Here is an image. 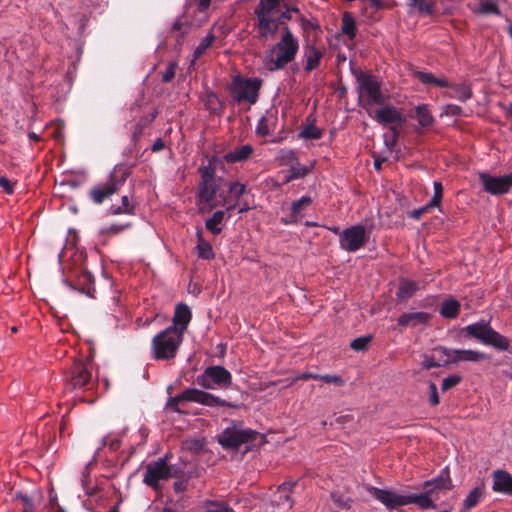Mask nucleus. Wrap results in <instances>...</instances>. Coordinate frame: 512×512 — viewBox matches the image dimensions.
<instances>
[{"instance_id":"5","label":"nucleus","mask_w":512,"mask_h":512,"mask_svg":"<svg viewBox=\"0 0 512 512\" xmlns=\"http://www.w3.org/2000/svg\"><path fill=\"white\" fill-rule=\"evenodd\" d=\"M466 338H473L480 343L492 346L498 351H507L512 354V344L509 339L494 330L488 321H478L462 328Z\"/></svg>"},{"instance_id":"11","label":"nucleus","mask_w":512,"mask_h":512,"mask_svg":"<svg viewBox=\"0 0 512 512\" xmlns=\"http://www.w3.org/2000/svg\"><path fill=\"white\" fill-rule=\"evenodd\" d=\"M168 456L158 458L154 462H150L146 465L143 482L156 489L161 480L170 479L169 465L167 463Z\"/></svg>"},{"instance_id":"17","label":"nucleus","mask_w":512,"mask_h":512,"mask_svg":"<svg viewBox=\"0 0 512 512\" xmlns=\"http://www.w3.org/2000/svg\"><path fill=\"white\" fill-rule=\"evenodd\" d=\"M371 118L377 121L379 124L384 126L399 125L402 126L405 123V118L401 112L392 105H386L381 109L376 110L374 113L368 111Z\"/></svg>"},{"instance_id":"15","label":"nucleus","mask_w":512,"mask_h":512,"mask_svg":"<svg viewBox=\"0 0 512 512\" xmlns=\"http://www.w3.org/2000/svg\"><path fill=\"white\" fill-rule=\"evenodd\" d=\"M436 352H441L447 358L444 363L456 364L458 362H479L488 359V355L476 350H450L444 346L435 347Z\"/></svg>"},{"instance_id":"56","label":"nucleus","mask_w":512,"mask_h":512,"mask_svg":"<svg viewBox=\"0 0 512 512\" xmlns=\"http://www.w3.org/2000/svg\"><path fill=\"white\" fill-rule=\"evenodd\" d=\"M434 207V205H431V203L428 202L426 205L412 210L408 216L412 219L419 220L425 213H428Z\"/></svg>"},{"instance_id":"12","label":"nucleus","mask_w":512,"mask_h":512,"mask_svg":"<svg viewBox=\"0 0 512 512\" xmlns=\"http://www.w3.org/2000/svg\"><path fill=\"white\" fill-rule=\"evenodd\" d=\"M91 378L90 364L83 360H77L74 361L70 368L66 385L69 389L88 387L91 383Z\"/></svg>"},{"instance_id":"2","label":"nucleus","mask_w":512,"mask_h":512,"mask_svg":"<svg viewBox=\"0 0 512 512\" xmlns=\"http://www.w3.org/2000/svg\"><path fill=\"white\" fill-rule=\"evenodd\" d=\"M299 52V40L288 26L282 29L279 41L273 45L266 55V67L269 71H279L293 62Z\"/></svg>"},{"instance_id":"30","label":"nucleus","mask_w":512,"mask_h":512,"mask_svg":"<svg viewBox=\"0 0 512 512\" xmlns=\"http://www.w3.org/2000/svg\"><path fill=\"white\" fill-rule=\"evenodd\" d=\"M108 215H134L135 205L131 202L129 196L124 195L121 197V205H111L107 210Z\"/></svg>"},{"instance_id":"24","label":"nucleus","mask_w":512,"mask_h":512,"mask_svg":"<svg viewBox=\"0 0 512 512\" xmlns=\"http://www.w3.org/2000/svg\"><path fill=\"white\" fill-rule=\"evenodd\" d=\"M191 318L192 313L190 308L183 303L177 304L172 319L173 323L171 326H174L178 331H181V335L183 336L189 322L191 321Z\"/></svg>"},{"instance_id":"37","label":"nucleus","mask_w":512,"mask_h":512,"mask_svg":"<svg viewBox=\"0 0 512 512\" xmlns=\"http://www.w3.org/2000/svg\"><path fill=\"white\" fill-rule=\"evenodd\" d=\"M323 130L314 125V123L304 126L299 132V138L305 140H318L322 137Z\"/></svg>"},{"instance_id":"8","label":"nucleus","mask_w":512,"mask_h":512,"mask_svg":"<svg viewBox=\"0 0 512 512\" xmlns=\"http://www.w3.org/2000/svg\"><path fill=\"white\" fill-rule=\"evenodd\" d=\"M261 87L260 78H244L238 75L232 79L228 90L234 103L247 102L249 105H254L258 101Z\"/></svg>"},{"instance_id":"38","label":"nucleus","mask_w":512,"mask_h":512,"mask_svg":"<svg viewBox=\"0 0 512 512\" xmlns=\"http://www.w3.org/2000/svg\"><path fill=\"white\" fill-rule=\"evenodd\" d=\"M215 40V35L213 32H209L201 41L200 43L198 44V46L195 48L194 50V53H193V60L192 62H194L195 60H197L198 58H200L205 52L206 50L212 45V43L214 42Z\"/></svg>"},{"instance_id":"54","label":"nucleus","mask_w":512,"mask_h":512,"mask_svg":"<svg viewBox=\"0 0 512 512\" xmlns=\"http://www.w3.org/2000/svg\"><path fill=\"white\" fill-rule=\"evenodd\" d=\"M444 362H445V359H443L441 361H436V359L433 356L424 355V360L422 362V366L424 369L429 370L431 368L449 365L448 363H444Z\"/></svg>"},{"instance_id":"42","label":"nucleus","mask_w":512,"mask_h":512,"mask_svg":"<svg viewBox=\"0 0 512 512\" xmlns=\"http://www.w3.org/2000/svg\"><path fill=\"white\" fill-rule=\"evenodd\" d=\"M277 159L282 165L291 166L298 160L296 152L291 149H281L278 152Z\"/></svg>"},{"instance_id":"52","label":"nucleus","mask_w":512,"mask_h":512,"mask_svg":"<svg viewBox=\"0 0 512 512\" xmlns=\"http://www.w3.org/2000/svg\"><path fill=\"white\" fill-rule=\"evenodd\" d=\"M462 381V377L459 375H450L447 378L443 379L441 390L442 392H446L455 386H457Z\"/></svg>"},{"instance_id":"48","label":"nucleus","mask_w":512,"mask_h":512,"mask_svg":"<svg viewBox=\"0 0 512 512\" xmlns=\"http://www.w3.org/2000/svg\"><path fill=\"white\" fill-rule=\"evenodd\" d=\"M15 499L22 502V512H34L35 505L33 499L29 495L23 494L22 492H17L15 494Z\"/></svg>"},{"instance_id":"41","label":"nucleus","mask_w":512,"mask_h":512,"mask_svg":"<svg viewBox=\"0 0 512 512\" xmlns=\"http://www.w3.org/2000/svg\"><path fill=\"white\" fill-rule=\"evenodd\" d=\"M314 168V163H311L310 166H302L297 160L295 164L290 166L289 172L292 173V177H296L297 179L304 178L308 174L312 172Z\"/></svg>"},{"instance_id":"55","label":"nucleus","mask_w":512,"mask_h":512,"mask_svg":"<svg viewBox=\"0 0 512 512\" xmlns=\"http://www.w3.org/2000/svg\"><path fill=\"white\" fill-rule=\"evenodd\" d=\"M318 380H321L327 384H333L336 386H343L345 383L344 380L340 376L333 375V374H325V375L319 374Z\"/></svg>"},{"instance_id":"60","label":"nucleus","mask_w":512,"mask_h":512,"mask_svg":"<svg viewBox=\"0 0 512 512\" xmlns=\"http://www.w3.org/2000/svg\"><path fill=\"white\" fill-rule=\"evenodd\" d=\"M16 182H12L5 176L0 177V187L3 188L6 194L11 195L14 193Z\"/></svg>"},{"instance_id":"18","label":"nucleus","mask_w":512,"mask_h":512,"mask_svg":"<svg viewBox=\"0 0 512 512\" xmlns=\"http://www.w3.org/2000/svg\"><path fill=\"white\" fill-rule=\"evenodd\" d=\"M191 402H195L208 407H229L236 408L237 405L227 402L220 397H217L211 393L199 390L197 388H191Z\"/></svg>"},{"instance_id":"45","label":"nucleus","mask_w":512,"mask_h":512,"mask_svg":"<svg viewBox=\"0 0 512 512\" xmlns=\"http://www.w3.org/2000/svg\"><path fill=\"white\" fill-rule=\"evenodd\" d=\"M228 190L237 201H240L241 197L247 193L246 185L238 181L230 182Z\"/></svg>"},{"instance_id":"57","label":"nucleus","mask_w":512,"mask_h":512,"mask_svg":"<svg viewBox=\"0 0 512 512\" xmlns=\"http://www.w3.org/2000/svg\"><path fill=\"white\" fill-rule=\"evenodd\" d=\"M176 67V62H169L165 72L162 74V82L169 83L173 80V78L175 77Z\"/></svg>"},{"instance_id":"4","label":"nucleus","mask_w":512,"mask_h":512,"mask_svg":"<svg viewBox=\"0 0 512 512\" xmlns=\"http://www.w3.org/2000/svg\"><path fill=\"white\" fill-rule=\"evenodd\" d=\"M182 342L181 331L174 326H168L152 338L150 356L156 361H172L177 356Z\"/></svg>"},{"instance_id":"64","label":"nucleus","mask_w":512,"mask_h":512,"mask_svg":"<svg viewBox=\"0 0 512 512\" xmlns=\"http://www.w3.org/2000/svg\"><path fill=\"white\" fill-rule=\"evenodd\" d=\"M318 378H319V374L305 372V373L298 375L294 380H309V379L318 380Z\"/></svg>"},{"instance_id":"32","label":"nucleus","mask_w":512,"mask_h":512,"mask_svg":"<svg viewBox=\"0 0 512 512\" xmlns=\"http://www.w3.org/2000/svg\"><path fill=\"white\" fill-rule=\"evenodd\" d=\"M484 491L485 489L483 484L472 489L463 501V508L465 510H470L476 507L482 500Z\"/></svg>"},{"instance_id":"6","label":"nucleus","mask_w":512,"mask_h":512,"mask_svg":"<svg viewBox=\"0 0 512 512\" xmlns=\"http://www.w3.org/2000/svg\"><path fill=\"white\" fill-rule=\"evenodd\" d=\"M198 173L201 181L197 187V201L199 205V212H209L217 206L215 196L219 190V184L216 182V168L212 161L205 166L198 168Z\"/></svg>"},{"instance_id":"36","label":"nucleus","mask_w":512,"mask_h":512,"mask_svg":"<svg viewBox=\"0 0 512 512\" xmlns=\"http://www.w3.org/2000/svg\"><path fill=\"white\" fill-rule=\"evenodd\" d=\"M191 388L185 389L182 393L175 397H171L168 399L166 407L168 409L173 410L177 413H182L183 411L179 408V404L182 402H191Z\"/></svg>"},{"instance_id":"9","label":"nucleus","mask_w":512,"mask_h":512,"mask_svg":"<svg viewBox=\"0 0 512 512\" xmlns=\"http://www.w3.org/2000/svg\"><path fill=\"white\" fill-rule=\"evenodd\" d=\"M260 434L250 428L242 429L233 424L225 428L218 436L219 444L229 450H237L242 444L254 442Z\"/></svg>"},{"instance_id":"25","label":"nucleus","mask_w":512,"mask_h":512,"mask_svg":"<svg viewBox=\"0 0 512 512\" xmlns=\"http://www.w3.org/2000/svg\"><path fill=\"white\" fill-rule=\"evenodd\" d=\"M311 204L312 198L310 196H302L292 203L289 216L282 219V222L286 225L296 224L303 217V210Z\"/></svg>"},{"instance_id":"43","label":"nucleus","mask_w":512,"mask_h":512,"mask_svg":"<svg viewBox=\"0 0 512 512\" xmlns=\"http://www.w3.org/2000/svg\"><path fill=\"white\" fill-rule=\"evenodd\" d=\"M196 248H197V252H198V257L205 259V260L214 259L215 253L213 251L212 245L208 241L197 243Z\"/></svg>"},{"instance_id":"40","label":"nucleus","mask_w":512,"mask_h":512,"mask_svg":"<svg viewBox=\"0 0 512 512\" xmlns=\"http://www.w3.org/2000/svg\"><path fill=\"white\" fill-rule=\"evenodd\" d=\"M477 13L482 15L494 14L501 15V11L496 2H492L490 0L481 1L479 3V7L476 10Z\"/></svg>"},{"instance_id":"16","label":"nucleus","mask_w":512,"mask_h":512,"mask_svg":"<svg viewBox=\"0 0 512 512\" xmlns=\"http://www.w3.org/2000/svg\"><path fill=\"white\" fill-rule=\"evenodd\" d=\"M298 486V480L286 481L282 483L280 486H278L277 491L273 494L272 505L282 509V512H290L294 505L291 494L295 492Z\"/></svg>"},{"instance_id":"34","label":"nucleus","mask_w":512,"mask_h":512,"mask_svg":"<svg viewBox=\"0 0 512 512\" xmlns=\"http://www.w3.org/2000/svg\"><path fill=\"white\" fill-rule=\"evenodd\" d=\"M415 115L421 127H429L434 123V117L428 109V105L420 104L415 108Z\"/></svg>"},{"instance_id":"13","label":"nucleus","mask_w":512,"mask_h":512,"mask_svg":"<svg viewBox=\"0 0 512 512\" xmlns=\"http://www.w3.org/2000/svg\"><path fill=\"white\" fill-rule=\"evenodd\" d=\"M479 179L484 191L491 195H503L508 193L512 188V172L503 176L480 173Z\"/></svg>"},{"instance_id":"31","label":"nucleus","mask_w":512,"mask_h":512,"mask_svg":"<svg viewBox=\"0 0 512 512\" xmlns=\"http://www.w3.org/2000/svg\"><path fill=\"white\" fill-rule=\"evenodd\" d=\"M341 32L354 41L357 34L356 21L350 12H344L342 15Z\"/></svg>"},{"instance_id":"50","label":"nucleus","mask_w":512,"mask_h":512,"mask_svg":"<svg viewBox=\"0 0 512 512\" xmlns=\"http://www.w3.org/2000/svg\"><path fill=\"white\" fill-rule=\"evenodd\" d=\"M371 340H372L371 335L361 336V337L355 338L351 342L350 347L355 351H364L367 349L368 344L371 342Z\"/></svg>"},{"instance_id":"39","label":"nucleus","mask_w":512,"mask_h":512,"mask_svg":"<svg viewBox=\"0 0 512 512\" xmlns=\"http://www.w3.org/2000/svg\"><path fill=\"white\" fill-rule=\"evenodd\" d=\"M131 227V223L127 222V223H121V224H112L110 226H106V227H103L100 229L99 233L100 235L102 236H115V235H118L120 233H122L123 231L127 230L128 228Z\"/></svg>"},{"instance_id":"1","label":"nucleus","mask_w":512,"mask_h":512,"mask_svg":"<svg viewBox=\"0 0 512 512\" xmlns=\"http://www.w3.org/2000/svg\"><path fill=\"white\" fill-rule=\"evenodd\" d=\"M422 493H399L394 490L380 489L374 486H367V491L375 499L381 502L388 510L396 509L400 506L416 504L420 509H435V499L431 488L423 489Z\"/></svg>"},{"instance_id":"61","label":"nucleus","mask_w":512,"mask_h":512,"mask_svg":"<svg viewBox=\"0 0 512 512\" xmlns=\"http://www.w3.org/2000/svg\"><path fill=\"white\" fill-rule=\"evenodd\" d=\"M121 444V440L118 437L106 436L103 438V446H108L110 450L116 451Z\"/></svg>"},{"instance_id":"7","label":"nucleus","mask_w":512,"mask_h":512,"mask_svg":"<svg viewBox=\"0 0 512 512\" xmlns=\"http://www.w3.org/2000/svg\"><path fill=\"white\" fill-rule=\"evenodd\" d=\"M130 176V170L122 165L116 166L109 174L106 182L98 183L92 186L88 192V197L92 203L100 205L110 199L125 184Z\"/></svg>"},{"instance_id":"53","label":"nucleus","mask_w":512,"mask_h":512,"mask_svg":"<svg viewBox=\"0 0 512 512\" xmlns=\"http://www.w3.org/2000/svg\"><path fill=\"white\" fill-rule=\"evenodd\" d=\"M434 194L429 201L431 205L438 207L443 198V186L440 182L435 181L433 184Z\"/></svg>"},{"instance_id":"29","label":"nucleus","mask_w":512,"mask_h":512,"mask_svg":"<svg viewBox=\"0 0 512 512\" xmlns=\"http://www.w3.org/2000/svg\"><path fill=\"white\" fill-rule=\"evenodd\" d=\"M460 302L454 298L447 299L442 302L439 313L447 319H456L460 313Z\"/></svg>"},{"instance_id":"14","label":"nucleus","mask_w":512,"mask_h":512,"mask_svg":"<svg viewBox=\"0 0 512 512\" xmlns=\"http://www.w3.org/2000/svg\"><path fill=\"white\" fill-rule=\"evenodd\" d=\"M366 229L362 225L351 226L340 234V247L348 252L359 250L366 242Z\"/></svg>"},{"instance_id":"27","label":"nucleus","mask_w":512,"mask_h":512,"mask_svg":"<svg viewBox=\"0 0 512 512\" xmlns=\"http://www.w3.org/2000/svg\"><path fill=\"white\" fill-rule=\"evenodd\" d=\"M254 149L252 145L245 144L242 146L235 147L224 155V159L227 163H237L246 161L253 153Z\"/></svg>"},{"instance_id":"33","label":"nucleus","mask_w":512,"mask_h":512,"mask_svg":"<svg viewBox=\"0 0 512 512\" xmlns=\"http://www.w3.org/2000/svg\"><path fill=\"white\" fill-rule=\"evenodd\" d=\"M225 212L222 210H218L213 213L212 217L205 221L206 229L213 235H218L221 233L222 228L221 224L224 220Z\"/></svg>"},{"instance_id":"35","label":"nucleus","mask_w":512,"mask_h":512,"mask_svg":"<svg viewBox=\"0 0 512 512\" xmlns=\"http://www.w3.org/2000/svg\"><path fill=\"white\" fill-rule=\"evenodd\" d=\"M415 77L422 83V84H432L438 87H449V82L445 78H437L432 73L429 72H423V71H416Z\"/></svg>"},{"instance_id":"62","label":"nucleus","mask_w":512,"mask_h":512,"mask_svg":"<svg viewBox=\"0 0 512 512\" xmlns=\"http://www.w3.org/2000/svg\"><path fill=\"white\" fill-rule=\"evenodd\" d=\"M463 113V109L455 104H448L444 107L443 114L446 116H460Z\"/></svg>"},{"instance_id":"63","label":"nucleus","mask_w":512,"mask_h":512,"mask_svg":"<svg viewBox=\"0 0 512 512\" xmlns=\"http://www.w3.org/2000/svg\"><path fill=\"white\" fill-rule=\"evenodd\" d=\"M207 512H233V510L228 505L220 503L211 505Z\"/></svg>"},{"instance_id":"26","label":"nucleus","mask_w":512,"mask_h":512,"mask_svg":"<svg viewBox=\"0 0 512 512\" xmlns=\"http://www.w3.org/2000/svg\"><path fill=\"white\" fill-rule=\"evenodd\" d=\"M419 286L416 281L403 278L399 282L398 290L396 292V296L399 302H406L415 293L418 291Z\"/></svg>"},{"instance_id":"20","label":"nucleus","mask_w":512,"mask_h":512,"mask_svg":"<svg viewBox=\"0 0 512 512\" xmlns=\"http://www.w3.org/2000/svg\"><path fill=\"white\" fill-rule=\"evenodd\" d=\"M492 490L496 493L512 496V475L503 469L492 472Z\"/></svg>"},{"instance_id":"58","label":"nucleus","mask_w":512,"mask_h":512,"mask_svg":"<svg viewBox=\"0 0 512 512\" xmlns=\"http://www.w3.org/2000/svg\"><path fill=\"white\" fill-rule=\"evenodd\" d=\"M429 402L432 406L440 403L437 386L434 382H429Z\"/></svg>"},{"instance_id":"49","label":"nucleus","mask_w":512,"mask_h":512,"mask_svg":"<svg viewBox=\"0 0 512 512\" xmlns=\"http://www.w3.org/2000/svg\"><path fill=\"white\" fill-rule=\"evenodd\" d=\"M410 5L418 9L419 12L431 15L433 13V2L427 0H410Z\"/></svg>"},{"instance_id":"10","label":"nucleus","mask_w":512,"mask_h":512,"mask_svg":"<svg viewBox=\"0 0 512 512\" xmlns=\"http://www.w3.org/2000/svg\"><path fill=\"white\" fill-rule=\"evenodd\" d=\"M196 383L204 389H227L232 384V375L223 366H208L197 376Z\"/></svg>"},{"instance_id":"22","label":"nucleus","mask_w":512,"mask_h":512,"mask_svg":"<svg viewBox=\"0 0 512 512\" xmlns=\"http://www.w3.org/2000/svg\"><path fill=\"white\" fill-rule=\"evenodd\" d=\"M431 319V314L427 312H409L399 316L397 322L402 327H417L427 325Z\"/></svg>"},{"instance_id":"51","label":"nucleus","mask_w":512,"mask_h":512,"mask_svg":"<svg viewBox=\"0 0 512 512\" xmlns=\"http://www.w3.org/2000/svg\"><path fill=\"white\" fill-rule=\"evenodd\" d=\"M299 22L304 33L320 30V25L315 19H306L304 16H300Z\"/></svg>"},{"instance_id":"3","label":"nucleus","mask_w":512,"mask_h":512,"mask_svg":"<svg viewBox=\"0 0 512 512\" xmlns=\"http://www.w3.org/2000/svg\"><path fill=\"white\" fill-rule=\"evenodd\" d=\"M352 74L357 83L358 103L363 109L369 111L371 106L386 102L387 98L381 90L382 83L377 76L361 69H353Z\"/></svg>"},{"instance_id":"47","label":"nucleus","mask_w":512,"mask_h":512,"mask_svg":"<svg viewBox=\"0 0 512 512\" xmlns=\"http://www.w3.org/2000/svg\"><path fill=\"white\" fill-rule=\"evenodd\" d=\"M453 97L462 102H465L472 97L471 89L464 84L457 85L454 87Z\"/></svg>"},{"instance_id":"46","label":"nucleus","mask_w":512,"mask_h":512,"mask_svg":"<svg viewBox=\"0 0 512 512\" xmlns=\"http://www.w3.org/2000/svg\"><path fill=\"white\" fill-rule=\"evenodd\" d=\"M330 497L332 501L336 504V506L340 509H349L351 507V498L343 494H340L338 492H332L330 494Z\"/></svg>"},{"instance_id":"23","label":"nucleus","mask_w":512,"mask_h":512,"mask_svg":"<svg viewBox=\"0 0 512 512\" xmlns=\"http://www.w3.org/2000/svg\"><path fill=\"white\" fill-rule=\"evenodd\" d=\"M423 489L431 488L432 493L435 495L438 491L450 490L452 488V482L450 478L449 469L444 468L440 474L432 479L425 481L422 485Z\"/></svg>"},{"instance_id":"28","label":"nucleus","mask_w":512,"mask_h":512,"mask_svg":"<svg viewBox=\"0 0 512 512\" xmlns=\"http://www.w3.org/2000/svg\"><path fill=\"white\" fill-rule=\"evenodd\" d=\"M75 286L78 287V289L83 293L93 297V293L95 292L94 277L89 271L81 270L78 273Z\"/></svg>"},{"instance_id":"21","label":"nucleus","mask_w":512,"mask_h":512,"mask_svg":"<svg viewBox=\"0 0 512 512\" xmlns=\"http://www.w3.org/2000/svg\"><path fill=\"white\" fill-rule=\"evenodd\" d=\"M258 20L257 28L260 37L267 38L268 36L274 37L278 31L279 23L276 19L271 17V14L263 12H255Z\"/></svg>"},{"instance_id":"19","label":"nucleus","mask_w":512,"mask_h":512,"mask_svg":"<svg viewBox=\"0 0 512 512\" xmlns=\"http://www.w3.org/2000/svg\"><path fill=\"white\" fill-rule=\"evenodd\" d=\"M324 56V49L319 48L315 43L307 42L303 47V58L305 61L304 70L310 73L317 69Z\"/></svg>"},{"instance_id":"59","label":"nucleus","mask_w":512,"mask_h":512,"mask_svg":"<svg viewBox=\"0 0 512 512\" xmlns=\"http://www.w3.org/2000/svg\"><path fill=\"white\" fill-rule=\"evenodd\" d=\"M256 133L261 136H267L270 134V127L268 125V120L265 117H262L256 127Z\"/></svg>"},{"instance_id":"44","label":"nucleus","mask_w":512,"mask_h":512,"mask_svg":"<svg viewBox=\"0 0 512 512\" xmlns=\"http://www.w3.org/2000/svg\"><path fill=\"white\" fill-rule=\"evenodd\" d=\"M282 0H260L255 12L271 14L281 3Z\"/></svg>"}]
</instances>
